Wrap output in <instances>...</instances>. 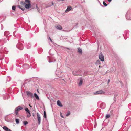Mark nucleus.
Returning <instances> with one entry per match:
<instances>
[{"mask_svg":"<svg viewBox=\"0 0 131 131\" xmlns=\"http://www.w3.org/2000/svg\"><path fill=\"white\" fill-rule=\"evenodd\" d=\"M126 123H124L122 126L123 129L125 131H127L131 125V119L127 118L126 120Z\"/></svg>","mask_w":131,"mask_h":131,"instance_id":"nucleus-1","label":"nucleus"},{"mask_svg":"<svg viewBox=\"0 0 131 131\" xmlns=\"http://www.w3.org/2000/svg\"><path fill=\"white\" fill-rule=\"evenodd\" d=\"M131 14L130 11H128L127 12L126 15V18L128 20H131V17H130L129 16Z\"/></svg>","mask_w":131,"mask_h":131,"instance_id":"nucleus-2","label":"nucleus"},{"mask_svg":"<svg viewBox=\"0 0 131 131\" xmlns=\"http://www.w3.org/2000/svg\"><path fill=\"white\" fill-rule=\"evenodd\" d=\"M26 94L29 97H30L31 98H34V97L33 94L30 92L26 91Z\"/></svg>","mask_w":131,"mask_h":131,"instance_id":"nucleus-3","label":"nucleus"},{"mask_svg":"<svg viewBox=\"0 0 131 131\" xmlns=\"http://www.w3.org/2000/svg\"><path fill=\"white\" fill-rule=\"evenodd\" d=\"M23 108L20 106L17 107L15 109V112L16 115L18 114V112L20 110L23 109Z\"/></svg>","mask_w":131,"mask_h":131,"instance_id":"nucleus-4","label":"nucleus"},{"mask_svg":"<svg viewBox=\"0 0 131 131\" xmlns=\"http://www.w3.org/2000/svg\"><path fill=\"white\" fill-rule=\"evenodd\" d=\"M17 47L20 50H22L23 49V47L21 43H19L16 45Z\"/></svg>","mask_w":131,"mask_h":131,"instance_id":"nucleus-5","label":"nucleus"},{"mask_svg":"<svg viewBox=\"0 0 131 131\" xmlns=\"http://www.w3.org/2000/svg\"><path fill=\"white\" fill-rule=\"evenodd\" d=\"M80 70H79L78 71L75 70L72 72V73L73 74L75 75H79V73L80 72Z\"/></svg>","mask_w":131,"mask_h":131,"instance_id":"nucleus-6","label":"nucleus"},{"mask_svg":"<svg viewBox=\"0 0 131 131\" xmlns=\"http://www.w3.org/2000/svg\"><path fill=\"white\" fill-rule=\"evenodd\" d=\"M105 93V92L104 91H103L102 90H100L94 93V94L96 95L102 94H104Z\"/></svg>","mask_w":131,"mask_h":131,"instance_id":"nucleus-7","label":"nucleus"},{"mask_svg":"<svg viewBox=\"0 0 131 131\" xmlns=\"http://www.w3.org/2000/svg\"><path fill=\"white\" fill-rule=\"evenodd\" d=\"M100 106L101 108L102 109H104L106 107L105 104L104 103H101Z\"/></svg>","mask_w":131,"mask_h":131,"instance_id":"nucleus-8","label":"nucleus"},{"mask_svg":"<svg viewBox=\"0 0 131 131\" xmlns=\"http://www.w3.org/2000/svg\"><path fill=\"white\" fill-rule=\"evenodd\" d=\"M37 118L39 125L40 124L41 122V117L40 115L38 113H37Z\"/></svg>","mask_w":131,"mask_h":131,"instance_id":"nucleus-9","label":"nucleus"},{"mask_svg":"<svg viewBox=\"0 0 131 131\" xmlns=\"http://www.w3.org/2000/svg\"><path fill=\"white\" fill-rule=\"evenodd\" d=\"M31 5L30 3L25 4V7L27 9H29L30 8Z\"/></svg>","mask_w":131,"mask_h":131,"instance_id":"nucleus-10","label":"nucleus"},{"mask_svg":"<svg viewBox=\"0 0 131 131\" xmlns=\"http://www.w3.org/2000/svg\"><path fill=\"white\" fill-rule=\"evenodd\" d=\"M99 58L101 61H104V57L101 54L99 56Z\"/></svg>","mask_w":131,"mask_h":131,"instance_id":"nucleus-11","label":"nucleus"},{"mask_svg":"<svg viewBox=\"0 0 131 131\" xmlns=\"http://www.w3.org/2000/svg\"><path fill=\"white\" fill-rule=\"evenodd\" d=\"M3 128L5 131H10L11 130L5 126H4L3 127Z\"/></svg>","mask_w":131,"mask_h":131,"instance_id":"nucleus-12","label":"nucleus"},{"mask_svg":"<svg viewBox=\"0 0 131 131\" xmlns=\"http://www.w3.org/2000/svg\"><path fill=\"white\" fill-rule=\"evenodd\" d=\"M72 7L71 6H69L68 7L65 11V12L67 13L69 11H70L71 10Z\"/></svg>","mask_w":131,"mask_h":131,"instance_id":"nucleus-13","label":"nucleus"},{"mask_svg":"<svg viewBox=\"0 0 131 131\" xmlns=\"http://www.w3.org/2000/svg\"><path fill=\"white\" fill-rule=\"evenodd\" d=\"M57 104L60 107H62V105L61 103V102L59 100H58L57 101Z\"/></svg>","mask_w":131,"mask_h":131,"instance_id":"nucleus-14","label":"nucleus"},{"mask_svg":"<svg viewBox=\"0 0 131 131\" xmlns=\"http://www.w3.org/2000/svg\"><path fill=\"white\" fill-rule=\"evenodd\" d=\"M60 71V70L59 69H57V70L56 72V75H58L62 73V72Z\"/></svg>","mask_w":131,"mask_h":131,"instance_id":"nucleus-15","label":"nucleus"},{"mask_svg":"<svg viewBox=\"0 0 131 131\" xmlns=\"http://www.w3.org/2000/svg\"><path fill=\"white\" fill-rule=\"evenodd\" d=\"M23 68L25 69H28L29 66L27 64H25L23 65Z\"/></svg>","mask_w":131,"mask_h":131,"instance_id":"nucleus-16","label":"nucleus"},{"mask_svg":"<svg viewBox=\"0 0 131 131\" xmlns=\"http://www.w3.org/2000/svg\"><path fill=\"white\" fill-rule=\"evenodd\" d=\"M56 27L59 30H61L62 29V26L60 25L56 26Z\"/></svg>","mask_w":131,"mask_h":131,"instance_id":"nucleus-17","label":"nucleus"},{"mask_svg":"<svg viewBox=\"0 0 131 131\" xmlns=\"http://www.w3.org/2000/svg\"><path fill=\"white\" fill-rule=\"evenodd\" d=\"M34 97H35L38 100H39V97L38 95L36 93H34Z\"/></svg>","mask_w":131,"mask_h":131,"instance_id":"nucleus-18","label":"nucleus"},{"mask_svg":"<svg viewBox=\"0 0 131 131\" xmlns=\"http://www.w3.org/2000/svg\"><path fill=\"white\" fill-rule=\"evenodd\" d=\"M78 52L80 53L81 54L82 53V50L80 48H78Z\"/></svg>","mask_w":131,"mask_h":131,"instance_id":"nucleus-19","label":"nucleus"},{"mask_svg":"<svg viewBox=\"0 0 131 131\" xmlns=\"http://www.w3.org/2000/svg\"><path fill=\"white\" fill-rule=\"evenodd\" d=\"M18 7L23 11H24L25 9V8L24 7H22L18 5Z\"/></svg>","mask_w":131,"mask_h":131,"instance_id":"nucleus-20","label":"nucleus"},{"mask_svg":"<svg viewBox=\"0 0 131 131\" xmlns=\"http://www.w3.org/2000/svg\"><path fill=\"white\" fill-rule=\"evenodd\" d=\"M80 82L79 83V86H80L82 84V83L83 80H82V79L81 78L80 79Z\"/></svg>","mask_w":131,"mask_h":131,"instance_id":"nucleus-21","label":"nucleus"},{"mask_svg":"<svg viewBox=\"0 0 131 131\" xmlns=\"http://www.w3.org/2000/svg\"><path fill=\"white\" fill-rule=\"evenodd\" d=\"M27 114V117H29L31 116V114L30 112L26 113Z\"/></svg>","mask_w":131,"mask_h":131,"instance_id":"nucleus-22","label":"nucleus"},{"mask_svg":"<svg viewBox=\"0 0 131 131\" xmlns=\"http://www.w3.org/2000/svg\"><path fill=\"white\" fill-rule=\"evenodd\" d=\"M4 57V56L2 54H0V60H2Z\"/></svg>","mask_w":131,"mask_h":131,"instance_id":"nucleus-23","label":"nucleus"},{"mask_svg":"<svg viewBox=\"0 0 131 131\" xmlns=\"http://www.w3.org/2000/svg\"><path fill=\"white\" fill-rule=\"evenodd\" d=\"M129 32L128 31H126L125 34V36H126L127 37L129 36Z\"/></svg>","mask_w":131,"mask_h":131,"instance_id":"nucleus-24","label":"nucleus"},{"mask_svg":"<svg viewBox=\"0 0 131 131\" xmlns=\"http://www.w3.org/2000/svg\"><path fill=\"white\" fill-rule=\"evenodd\" d=\"M25 110L26 112V113H29L30 112L29 110L27 108H26Z\"/></svg>","mask_w":131,"mask_h":131,"instance_id":"nucleus-25","label":"nucleus"},{"mask_svg":"<svg viewBox=\"0 0 131 131\" xmlns=\"http://www.w3.org/2000/svg\"><path fill=\"white\" fill-rule=\"evenodd\" d=\"M100 61L99 60H97L96 62V64L98 65L100 64Z\"/></svg>","mask_w":131,"mask_h":131,"instance_id":"nucleus-26","label":"nucleus"},{"mask_svg":"<svg viewBox=\"0 0 131 131\" xmlns=\"http://www.w3.org/2000/svg\"><path fill=\"white\" fill-rule=\"evenodd\" d=\"M20 4L22 5H24L25 4V3L23 1H21L20 2Z\"/></svg>","mask_w":131,"mask_h":131,"instance_id":"nucleus-27","label":"nucleus"},{"mask_svg":"<svg viewBox=\"0 0 131 131\" xmlns=\"http://www.w3.org/2000/svg\"><path fill=\"white\" fill-rule=\"evenodd\" d=\"M16 6H13L12 7V9L13 10H15L16 9Z\"/></svg>","mask_w":131,"mask_h":131,"instance_id":"nucleus-28","label":"nucleus"},{"mask_svg":"<svg viewBox=\"0 0 131 131\" xmlns=\"http://www.w3.org/2000/svg\"><path fill=\"white\" fill-rule=\"evenodd\" d=\"M25 3H28V4L30 3V1L29 0H25Z\"/></svg>","mask_w":131,"mask_h":131,"instance_id":"nucleus-29","label":"nucleus"},{"mask_svg":"<svg viewBox=\"0 0 131 131\" xmlns=\"http://www.w3.org/2000/svg\"><path fill=\"white\" fill-rule=\"evenodd\" d=\"M16 122L17 124H18L19 123V121L18 119H15Z\"/></svg>","mask_w":131,"mask_h":131,"instance_id":"nucleus-30","label":"nucleus"},{"mask_svg":"<svg viewBox=\"0 0 131 131\" xmlns=\"http://www.w3.org/2000/svg\"><path fill=\"white\" fill-rule=\"evenodd\" d=\"M8 32L7 31H5L4 32V35L5 36H6V37L8 36V35H7V34H8Z\"/></svg>","mask_w":131,"mask_h":131,"instance_id":"nucleus-31","label":"nucleus"},{"mask_svg":"<svg viewBox=\"0 0 131 131\" xmlns=\"http://www.w3.org/2000/svg\"><path fill=\"white\" fill-rule=\"evenodd\" d=\"M46 117V112L45 111H44V118H45Z\"/></svg>","mask_w":131,"mask_h":131,"instance_id":"nucleus-32","label":"nucleus"},{"mask_svg":"<svg viewBox=\"0 0 131 131\" xmlns=\"http://www.w3.org/2000/svg\"><path fill=\"white\" fill-rule=\"evenodd\" d=\"M23 123L24 125H26L28 123V122L27 121H25Z\"/></svg>","mask_w":131,"mask_h":131,"instance_id":"nucleus-33","label":"nucleus"},{"mask_svg":"<svg viewBox=\"0 0 131 131\" xmlns=\"http://www.w3.org/2000/svg\"><path fill=\"white\" fill-rule=\"evenodd\" d=\"M103 4L105 6H106L107 5L105 3V1H103Z\"/></svg>","mask_w":131,"mask_h":131,"instance_id":"nucleus-34","label":"nucleus"},{"mask_svg":"<svg viewBox=\"0 0 131 131\" xmlns=\"http://www.w3.org/2000/svg\"><path fill=\"white\" fill-rule=\"evenodd\" d=\"M70 114V112L69 111L68 112L67 114H66V116H68Z\"/></svg>","mask_w":131,"mask_h":131,"instance_id":"nucleus-35","label":"nucleus"},{"mask_svg":"<svg viewBox=\"0 0 131 131\" xmlns=\"http://www.w3.org/2000/svg\"><path fill=\"white\" fill-rule=\"evenodd\" d=\"M110 115L107 114L106 116V118H108L110 117Z\"/></svg>","mask_w":131,"mask_h":131,"instance_id":"nucleus-36","label":"nucleus"},{"mask_svg":"<svg viewBox=\"0 0 131 131\" xmlns=\"http://www.w3.org/2000/svg\"><path fill=\"white\" fill-rule=\"evenodd\" d=\"M3 45V42L1 41H0V46H1Z\"/></svg>","mask_w":131,"mask_h":131,"instance_id":"nucleus-37","label":"nucleus"},{"mask_svg":"<svg viewBox=\"0 0 131 131\" xmlns=\"http://www.w3.org/2000/svg\"><path fill=\"white\" fill-rule=\"evenodd\" d=\"M28 45L29 46V47H28L27 48L28 49L30 48V47L31 45L29 44H28Z\"/></svg>","mask_w":131,"mask_h":131,"instance_id":"nucleus-38","label":"nucleus"},{"mask_svg":"<svg viewBox=\"0 0 131 131\" xmlns=\"http://www.w3.org/2000/svg\"><path fill=\"white\" fill-rule=\"evenodd\" d=\"M51 4H51V5H50L49 6H48V7L50 6H51V5H53V2H51Z\"/></svg>","mask_w":131,"mask_h":131,"instance_id":"nucleus-39","label":"nucleus"},{"mask_svg":"<svg viewBox=\"0 0 131 131\" xmlns=\"http://www.w3.org/2000/svg\"><path fill=\"white\" fill-rule=\"evenodd\" d=\"M55 61H56L55 60H54V61L53 62V61H49V63H51V62H55Z\"/></svg>","mask_w":131,"mask_h":131,"instance_id":"nucleus-40","label":"nucleus"},{"mask_svg":"<svg viewBox=\"0 0 131 131\" xmlns=\"http://www.w3.org/2000/svg\"><path fill=\"white\" fill-rule=\"evenodd\" d=\"M49 39L50 40V41L51 42H52V40L50 37H49Z\"/></svg>","mask_w":131,"mask_h":131,"instance_id":"nucleus-41","label":"nucleus"},{"mask_svg":"<svg viewBox=\"0 0 131 131\" xmlns=\"http://www.w3.org/2000/svg\"><path fill=\"white\" fill-rule=\"evenodd\" d=\"M36 8L37 9V10H38V8L37 6H36Z\"/></svg>","mask_w":131,"mask_h":131,"instance_id":"nucleus-42","label":"nucleus"},{"mask_svg":"<svg viewBox=\"0 0 131 131\" xmlns=\"http://www.w3.org/2000/svg\"><path fill=\"white\" fill-rule=\"evenodd\" d=\"M61 117H62V118H63V116L61 114Z\"/></svg>","mask_w":131,"mask_h":131,"instance_id":"nucleus-43","label":"nucleus"},{"mask_svg":"<svg viewBox=\"0 0 131 131\" xmlns=\"http://www.w3.org/2000/svg\"><path fill=\"white\" fill-rule=\"evenodd\" d=\"M108 1L109 2H111L112 0H108Z\"/></svg>","mask_w":131,"mask_h":131,"instance_id":"nucleus-44","label":"nucleus"},{"mask_svg":"<svg viewBox=\"0 0 131 131\" xmlns=\"http://www.w3.org/2000/svg\"><path fill=\"white\" fill-rule=\"evenodd\" d=\"M109 82H110V80L109 79L108 81V83H109Z\"/></svg>","mask_w":131,"mask_h":131,"instance_id":"nucleus-45","label":"nucleus"},{"mask_svg":"<svg viewBox=\"0 0 131 131\" xmlns=\"http://www.w3.org/2000/svg\"><path fill=\"white\" fill-rule=\"evenodd\" d=\"M29 106L30 107H32L30 105H29Z\"/></svg>","mask_w":131,"mask_h":131,"instance_id":"nucleus-46","label":"nucleus"},{"mask_svg":"<svg viewBox=\"0 0 131 131\" xmlns=\"http://www.w3.org/2000/svg\"><path fill=\"white\" fill-rule=\"evenodd\" d=\"M66 48V49H69V48Z\"/></svg>","mask_w":131,"mask_h":131,"instance_id":"nucleus-47","label":"nucleus"},{"mask_svg":"<svg viewBox=\"0 0 131 131\" xmlns=\"http://www.w3.org/2000/svg\"><path fill=\"white\" fill-rule=\"evenodd\" d=\"M7 81H9V80H8V79H7Z\"/></svg>","mask_w":131,"mask_h":131,"instance_id":"nucleus-48","label":"nucleus"},{"mask_svg":"<svg viewBox=\"0 0 131 131\" xmlns=\"http://www.w3.org/2000/svg\"><path fill=\"white\" fill-rule=\"evenodd\" d=\"M15 32V31H14V32H13V34H14V35Z\"/></svg>","mask_w":131,"mask_h":131,"instance_id":"nucleus-49","label":"nucleus"},{"mask_svg":"<svg viewBox=\"0 0 131 131\" xmlns=\"http://www.w3.org/2000/svg\"><path fill=\"white\" fill-rule=\"evenodd\" d=\"M126 117H125V120H126Z\"/></svg>","mask_w":131,"mask_h":131,"instance_id":"nucleus-50","label":"nucleus"},{"mask_svg":"<svg viewBox=\"0 0 131 131\" xmlns=\"http://www.w3.org/2000/svg\"><path fill=\"white\" fill-rule=\"evenodd\" d=\"M37 91L38 92H39V91H38V90H37Z\"/></svg>","mask_w":131,"mask_h":131,"instance_id":"nucleus-51","label":"nucleus"},{"mask_svg":"<svg viewBox=\"0 0 131 131\" xmlns=\"http://www.w3.org/2000/svg\"><path fill=\"white\" fill-rule=\"evenodd\" d=\"M8 77V78H10V77H9V76Z\"/></svg>","mask_w":131,"mask_h":131,"instance_id":"nucleus-52","label":"nucleus"},{"mask_svg":"<svg viewBox=\"0 0 131 131\" xmlns=\"http://www.w3.org/2000/svg\"><path fill=\"white\" fill-rule=\"evenodd\" d=\"M24 84H25V83L23 85H24Z\"/></svg>","mask_w":131,"mask_h":131,"instance_id":"nucleus-53","label":"nucleus"},{"mask_svg":"<svg viewBox=\"0 0 131 131\" xmlns=\"http://www.w3.org/2000/svg\"><path fill=\"white\" fill-rule=\"evenodd\" d=\"M99 67H100V66H99Z\"/></svg>","mask_w":131,"mask_h":131,"instance_id":"nucleus-54","label":"nucleus"},{"mask_svg":"<svg viewBox=\"0 0 131 131\" xmlns=\"http://www.w3.org/2000/svg\"><path fill=\"white\" fill-rule=\"evenodd\" d=\"M10 131H12L11 130Z\"/></svg>","mask_w":131,"mask_h":131,"instance_id":"nucleus-55","label":"nucleus"}]
</instances>
